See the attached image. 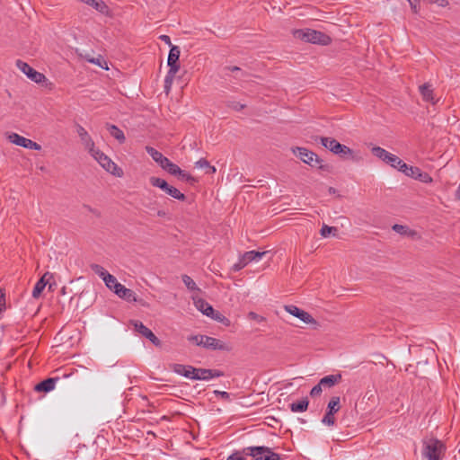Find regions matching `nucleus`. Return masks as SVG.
I'll use <instances>...</instances> for the list:
<instances>
[{"mask_svg":"<svg viewBox=\"0 0 460 460\" xmlns=\"http://www.w3.org/2000/svg\"><path fill=\"white\" fill-rule=\"evenodd\" d=\"M447 447L443 441L433 436H426L422 439L421 455L427 460H441Z\"/></svg>","mask_w":460,"mask_h":460,"instance_id":"f257e3e1","label":"nucleus"},{"mask_svg":"<svg viewBox=\"0 0 460 460\" xmlns=\"http://www.w3.org/2000/svg\"><path fill=\"white\" fill-rule=\"evenodd\" d=\"M293 36L296 39L301 40L305 42L319 44L323 46L329 45L332 42V39L330 36L322 31L312 29L294 30Z\"/></svg>","mask_w":460,"mask_h":460,"instance_id":"f03ea898","label":"nucleus"},{"mask_svg":"<svg viewBox=\"0 0 460 460\" xmlns=\"http://www.w3.org/2000/svg\"><path fill=\"white\" fill-rule=\"evenodd\" d=\"M292 152L305 164L312 167H317L323 171H329V165L323 164V160L320 159L319 156L313 151H310L305 147H295L292 149Z\"/></svg>","mask_w":460,"mask_h":460,"instance_id":"7ed1b4c3","label":"nucleus"},{"mask_svg":"<svg viewBox=\"0 0 460 460\" xmlns=\"http://www.w3.org/2000/svg\"><path fill=\"white\" fill-rule=\"evenodd\" d=\"M320 141L325 148L334 155H338L342 158L355 159L353 150L349 146L339 143L336 139L332 137H321Z\"/></svg>","mask_w":460,"mask_h":460,"instance_id":"20e7f679","label":"nucleus"},{"mask_svg":"<svg viewBox=\"0 0 460 460\" xmlns=\"http://www.w3.org/2000/svg\"><path fill=\"white\" fill-rule=\"evenodd\" d=\"M181 54V49L178 46H172L169 51L167 64L169 66L168 73L165 76L164 83L165 88H170L173 77L180 70V63L179 58Z\"/></svg>","mask_w":460,"mask_h":460,"instance_id":"39448f33","label":"nucleus"},{"mask_svg":"<svg viewBox=\"0 0 460 460\" xmlns=\"http://www.w3.org/2000/svg\"><path fill=\"white\" fill-rule=\"evenodd\" d=\"M91 156H93L106 172L112 175L119 178L124 175L123 170L99 148L91 154Z\"/></svg>","mask_w":460,"mask_h":460,"instance_id":"423d86ee","label":"nucleus"},{"mask_svg":"<svg viewBox=\"0 0 460 460\" xmlns=\"http://www.w3.org/2000/svg\"><path fill=\"white\" fill-rule=\"evenodd\" d=\"M243 454L252 457V460H280L279 454L268 447H249L243 449Z\"/></svg>","mask_w":460,"mask_h":460,"instance_id":"0eeeda50","label":"nucleus"},{"mask_svg":"<svg viewBox=\"0 0 460 460\" xmlns=\"http://www.w3.org/2000/svg\"><path fill=\"white\" fill-rule=\"evenodd\" d=\"M16 66L24 73L28 78H30L31 81L40 84L46 80V76L38 71H36L34 68H32L29 64L26 62L18 59L16 61Z\"/></svg>","mask_w":460,"mask_h":460,"instance_id":"6e6552de","label":"nucleus"},{"mask_svg":"<svg viewBox=\"0 0 460 460\" xmlns=\"http://www.w3.org/2000/svg\"><path fill=\"white\" fill-rule=\"evenodd\" d=\"M221 376H223V373L219 370L196 368L192 367L190 378L193 380H209Z\"/></svg>","mask_w":460,"mask_h":460,"instance_id":"1a4fd4ad","label":"nucleus"},{"mask_svg":"<svg viewBox=\"0 0 460 460\" xmlns=\"http://www.w3.org/2000/svg\"><path fill=\"white\" fill-rule=\"evenodd\" d=\"M8 138H9L10 142H12L13 144H15L16 146H22V147H25L28 149L40 150V148H41L40 145H39L38 143H36L29 138H26L22 136H20L17 133H12L11 135H9Z\"/></svg>","mask_w":460,"mask_h":460,"instance_id":"9d476101","label":"nucleus"},{"mask_svg":"<svg viewBox=\"0 0 460 460\" xmlns=\"http://www.w3.org/2000/svg\"><path fill=\"white\" fill-rule=\"evenodd\" d=\"M76 132L84 148L90 155L93 154L97 149V147L95 146L92 137L89 135L86 129L79 124L76 125Z\"/></svg>","mask_w":460,"mask_h":460,"instance_id":"9b49d317","label":"nucleus"},{"mask_svg":"<svg viewBox=\"0 0 460 460\" xmlns=\"http://www.w3.org/2000/svg\"><path fill=\"white\" fill-rule=\"evenodd\" d=\"M284 308L288 313L297 317L298 319L303 321L305 323H308V324L316 323V321L314 319V317L309 313L298 308L296 305H285Z\"/></svg>","mask_w":460,"mask_h":460,"instance_id":"f8f14e48","label":"nucleus"},{"mask_svg":"<svg viewBox=\"0 0 460 460\" xmlns=\"http://www.w3.org/2000/svg\"><path fill=\"white\" fill-rule=\"evenodd\" d=\"M201 347H203L207 349H212V350H222V351L231 350V347L227 343H226L218 339L209 337L207 335H205L203 344Z\"/></svg>","mask_w":460,"mask_h":460,"instance_id":"ddd939ff","label":"nucleus"},{"mask_svg":"<svg viewBox=\"0 0 460 460\" xmlns=\"http://www.w3.org/2000/svg\"><path fill=\"white\" fill-rule=\"evenodd\" d=\"M135 330L142 334L144 337L148 339L155 346H161V341L153 333V332L143 324L139 321H134L133 323Z\"/></svg>","mask_w":460,"mask_h":460,"instance_id":"4468645a","label":"nucleus"},{"mask_svg":"<svg viewBox=\"0 0 460 460\" xmlns=\"http://www.w3.org/2000/svg\"><path fill=\"white\" fill-rule=\"evenodd\" d=\"M53 279V275L50 272H46L35 284L32 290V296L38 298L41 292L44 290L46 286L49 283V280Z\"/></svg>","mask_w":460,"mask_h":460,"instance_id":"2eb2a0df","label":"nucleus"},{"mask_svg":"<svg viewBox=\"0 0 460 460\" xmlns=\"http://www.w3.org/2000/svg\"><path fill=\"white\" fill-rule=\"evenodd\" d=\"M114 293L120 298L125 299L128 302L137 301L136 294L133 290L127 288L122 284L116 286Z\"/></svg>","mask_w":460,"mask_h":460,"instance_id":"dca6fc26","label":"nucleus"},{"mask_svg":"<svg viewBox=\"0 0 460 460\" xmlns=\"http://www.w3.org/2000/svg\"><path fill=\"white\" fill-rule=\"evenodd\" d=\"M146 153L157 163L162 168L168 163L169 159L163 155V154L152 146H146Z\"/></svg>","mask_w":460,"mask_h":460,"instance_id":"f3484780","label":"nucleus"},{"mask_svg":"<svg viewBox=\"0 0 460 460\" xmlns=\"http://www.w3.org/2000/svg\"><path fill=\"white\" fill-rule=\"evenodd\" d=\"M422 100L427 102L435 103L433 89L430 84L425 83L419 87Z\"/></svg>","mask_w":460,"mask_h":460,"instance_id":"a211bd4d","label":"nucleus"},{"mask_svg":"<svg viewBox=\"0 0 460 460\" xmlns=\"http://www.w3.org/2000/svg\"><path fill=\"white\" fill-rule=\"evenodd\" d=\"M341 378L342 376L341 374L329 375L321 378L319 383L323 388H331L339 384L341 381Z\"/></svg>","mask_w":460,"mask_h":460,"instance_id":"6ab92c4d","label":"nucleus"},{"mask_svg":"<svg viewBox=\"0 0 460 460\" xmlns=\"http://www.w3.org/2000/svg\"><path fill=\"white\" fill-rule=\"evenodd\" d=\"M58 378H47L36 385L35 390L37 392H50L55 388Z\"/></svg>","mask_w":460,"mask_h":460,"instance_id":"aec40b11","label":"nucleus"},{"mask_svg":"<svg viewBox=\"0 0 460 460\" xmlns=\"http://www.w3.org/2000/svg\"><path fill=\"white\" fill-rule=\"evenodd\" d=\"M196 307L205 315L212 316L214 314L213 307L204 299L199 298L194 301Z\"/></svg>","mask_w":460,"mask_h":460,"instance_id":"412c9836","label":"nucleus"},{"mask_svg":"<svg viewBox=\"0 0 460 460\" xmlns=\"http://www.w3.org/2000/svg\"><path fill=\"white\" fill-rule=\"evenodd\" d=\"M107 129L110 132L111 136L117 139L120 144L125 142L126 137L124 132L116 125L107 124Z\"/></svg>","mask_w":460,"mask_h":460,"instance_id":"4be33fe9","label":"nucleus"},{"mask_svg":"<svg viewBox=\"0 0 460 460\" xmlns=\"http://www.w3.org/2000/svg\"><path fill=\"white\" fill-rule=\"evenodd\" d=\"M268 252L249 251L243 254L244 261L249 264L252 261H260Z\"/></svg>","mask_w":460,"mask_h":460,"instance_id":"5701e85b","label":"nucleus"},{"mask_svg":"<svg viewBox=\"0 0 460 460\" xmlns=\"http://www.w3.org/2000/svg\"><path fill=\"white\" fill-rule=\"evenodd\" d=\"M420 169L415 166H410L406 164L404 162L401 164L400 172H403L406 176L411 177L413 179L417 178Z\"/></svg>","mask_w":460,"mask_h":460,"instance_id":"b1692460","label":"nucleus"},{"mask_svg":"<svg viewBox=\"0 0 460 460\" xmlns=\"http://www.w3.org/2000/svg\"><path fill=\"white\" fill-rule=\"evenodd\" d=\"M192 366L182 365V364H174L172 366V370L178 375L183 376L187 378H190Z\"/></svg>","mask_w":460,"mask_h":460,"instance_id":"393cba45","label":"nucleus"},{"mask_svg":"<svg viewBox=\"0 0 460 460\" xmlns=\"http://www.w3.org/2000/svg\"><path fill=\"white\" fill-rule=\"evenodd\" d=\"M308 403H309V402H308L307 398H304L296 402H292L290 404V409L294 412H302L307 409Z\"/></svg>","mask_w":460,"mask_h":460,"instance_id":"a878e982","label":"nucleus"},{"mask_svg":"<svg viewBox=\"0 0 460 460\" xmlns=\"http://www.w3.org/2000/svg\"><path fill=\"white\" fill-rule=\"evenodd\" d=\"M385 163L386 164H389L391 167L395 168L398 171H400L401 164H402V163H403V161L401 158H399L397 155L390 153V155H388V157L386 158Z\"/></svg>","mask_w":460,"mask_h":460,"instance_id":"bb28decb","label":"nucleus"},{"mask_svg":"<svg viewBox=\"0 0 460 460\" xmlns=\"http://www.w3.org/2000/svg\"><path fill=\"white\" fill-rule=\"evenodd\" d=\"M341 399L339 396H333L328 402L327 411L332 413H336L341 409Z\"/></svg>","mask_w":460,"mask_h":460,"instance_id":"cd10ccee","label":"nucleus"},{"mask_svg":"<svg viewBox=\"0 0 460 460\" xmlns=\"http://www.w3.org/2000/svg\"><path fill=\"white\" fill-rule=\"evenodd\" d=\"M89 5L102 13H106L109 9L108 5L103 0H93Z\"/></svg>","mask_w":460,"mask_h":460,"instance_id":"c85d7f7f","label":"nucleus"},{"mask_svg":"<svg viewBox=\"0 0 460 460\" xmlns=\"http://www.w3.org/2000/svg\"><path fill=\"white\" fill-rule=\"evenodd\" d=\"M166 194H168L169 196H171L172 198L173 199H176L178 200H185L186 197L185 195L181 192L177 188L173 187V186H171L167 189Z\"/></svg>","mask_w":460,"mask_h":460,"instance_id":"c756f323","label":"nucleus"},{"mask_svg":"<svg viewBox=\"0 0 460 460\" xmlns=\"http://www.w3.org/2000/svg\"><path fill=\"white\" fill-rule=\"evenodd\" d=\"M371 151L375 156L382 160L384 163L390 155L388 151L380 146H374Z\"/></svg>","mask_w":460,"mask_h":460,"instance_id":"7c9ffc66","label":"nucleus"},{"mask_svg":"<svg viewBox=\"0 0 460 460\" xmlns=\"http://www.w3.org/2000/svg\"><path fill=\"white\" fill-rule=\"evenodd\" d=\"M164 170L167 171L172 175H179V173H181V169L175 164L172 163L170 160L168 163L164 166Z\"/></svg>","mask_w":460,"mask_h":460,"instance_id":"2f4dec72","label":"nucleus"},{"mask_svg":"<svg viewBox=\"0 0 460 460\" xmlns=\"http://www.w3.org/2000/svg\"><path fill=\"white\" fill-rule=\"evenodd\" d=\"M91 269L95 274L102 278V280H104L106 277L110 275V273L99 264H92Z\"/></svg>","mask_w":460,"mask_h":460,"instance_id":"473e14b6","label":"nucleus"},{"mask_svg":"<svg viewBox=\"0 0 460 460\" xmlns=\"http://www.w3.org/2000/svg\"><path fill=\"white\" fill-rule=\"evenodd\" d=\"M181 279L188 289L194 291V290H199V288L197 287L194 280L188 275L184 274L181 276Z\"/></svg>","mask_w":460,"mask_h":460,"instance_id":"72a5a7b5","label":"nucleus"},{"mask_svg":"<svg viewBox=\"0 0 460 460\" xmlns=\"http://www.w3.org/2000/svg\"><path fill=\"white\" fill-rule=\"evenodd\" d=\"M103 281H104L105 285L107 286V288H109L110 289H111L113 291L116 290L117 285H120V283H119L117 281V279L111 274L107 276Z\"/></svg>","mask_w":460,"mask_h":460,"instance_id":"f704fd0d","label":"nucleus"},{"mask_svg":"<svg viewBox=\"0 0 460 460\" xmlns=\"http://www.w3.org/2000/svg\"><path fill=\"white\" fill-rule=\"evenodd\" d=\"M178 176H179V178L181 181H185L189 182L191 185L198 181L196 178H194L190 173H188V172H184L182 170H181V173H179Z\"/></svg>","mask_w":460,"mask_h":460,"instance_id":"c9c22d12","label":"nucleus"},{"mask_svg":"<svg viewBox=\"0 0 460 460\" xmlns=\"http://www.w3.org/2000/svg\"><path fill=\"white\" fill-rule=\"evenodd\" d=\"M246 265H248V263L246 261H244V258L242 255L241 258L239 259L238 262L234 263L232 266V270L234 272H237V271L241 270L242 269H243Z\"/></svg>","mask_w":460,"mask_h":460,"instance_id":"e433bc0d","label":"nucleus"},{"mask_svg":"<svg viewBox=\"0 0 460 460\" xmlns=\"http://www.w3.org/2000/svg\"><path fill=\"white\" fill-rule=\"evenodd\" d=\"M205 335H191L188 337V341L198 346H202Z\"/></svg>","mask_w":460,"mask_h":460,"instance_id":"4c0bfd02","label":"nucleus"},{"mask_svg":"<svg viewBox=\"0 0 460 460\" xmlns=\"http://www.w3.org/2000/svg\"><path fill=\"white\" fill-rule=\"evenodd\" d=\"M336 231H337L336 227L328 226L326 225H323V227L321 228L320 233L323 237H327V236H329V234H331L332 233H334Z\"/></svg>","mask_w":460,"mask_h":460,"instance_id":"58836bf2","label":"nucleus"},{"mask_svg":"<svg viewBox=\"0 0 460 460\" xmlns=\"http://www.w3.org/2000/svg\"><path fill=\"white\" fill-rule=\"evenodd\" d=\"M416 179L420 181L421 182H425V183H430L433 181L432 177L429 173L422 172L421 171H420Z\"/></svg>","mask_w":460,"mask_h":460,"instance_id":"ea45409f","label":"nucleus"},{"mask_svg":"<svg viewBox=\"0 0 460 460\" xmlns=\"http://www.w3.org/2000/svg\"><path fill=\"white\" fill-rule=\"evenodd\" d=\"M322 421L324 423V424H327V425H333L334 424V421H335V417H334V413L332 412H330L327 411V412L325 413V415L323 416Z\"/></svg>","mask_w":460,"mask_h":460,"instance_id":"a19ab883","label":"nucleus"},{"mask_svg":"<svg viewBox=\"0 0 460 460\" xmlns=\"http://www.w3.org/2000/svg\"><path fill=\"white\" fill-rule=\"evenodd\" d=\"M164 182H166L165 180L158 178V177H151L150 178V183L154 187H157L159 189L164 184Z\"/></svg>","mask_w":460,"mask_h":460,"instance_id":"79ce46f5","label":"nucleus"},{"mask_svg":"<svg viewBox=\"0 0 460 460\" xmlns=\"http://www.w3.org/2000/svg\"><path fill=\"white\" fill-rule=\"evenodd\" d=\"M393 230L400 234H408V227L402 225L395 224L393 226Z\"/></svg>","mask_w":460,"mask_h":460,"instance_id":"37998d69","label":"nucleus"},{"mask_svg":"<svg viewBox=\"0 0 460 460\" xmlns=\"http://www.w3.org/2000/svg\"><path fill=\"white\" fill-rule=\"evenodd\" d=\"M323 386L320 385V383H318L316 385H314L311 392H310V395L312 397H316V396H319L321 395L322 392H323Z\"/></svg>","mask_w":460,"mask_h":460,"instance_id":"c03bdc74","label":"nucleus"},{"mask_svg":"<svg viewBox=\"0 0 460 460\" xmlns=\"http://www.w3.org/2000/svg\"><path fill=\"white\" fill-rule=\"evenodd\" d=\"M5 309V292L4 289L0 288V314Z\"/></svg>","mask_w":460,"mask_h":460,"instance_id":"a18cd8bd","label":"nucleus"},{"mask_svg":"<svg viewBox=\"0 0 460 460\" xmlns=\"http://www.w3.org/2000/svg\"><path fill=\"white\" fill-rule=\"evenodd\" d=\"M411 9L412 13H418L420 10V1L419 0H408Z\"/></svg>","mask_w":460,"mask_h":460,"instance_id":"49530a36","label":"nucleus"},{"mask_svg":"<svg viewBox=\"0 0 460 460\" xmlns=\"http://www.w3.org/2000/svg\"><path fill=\"white\" fill-rule=\"evenodd\" d=\"M195 166L198 168H208V166H209V163L207 159L200 158L195 163Z\"/></svg>","mask_w":460,"mask_h":460,"instance_id":"de8ad7c7","label":"nucleus"},{"mask_svg":"<svg viewBox=\"0 0 460 460\" xmlns=\"http://www.w3.org/2000/svg\"><path fill=\"white\" fill-rule=\"evenodd\" d=\"M226 460H246V458L240 452H234Z\"/></svg>","mask_w":460,"mask_h":460,"instance_id":"09e8293b","label":"nucleus"},{"mask_svg":"<svg viewBox=\"0 0 460 460\" xmlns=\"http://www.w3.org/2000/svg\"><path fill=\"white\" fill-rule=\"evenodd\" d=\"M87 60H88L90 63H93V64L98 65L99 66H101V67H102V68L104 67V66H103V64H105V65H106V62H105L102 58H87Z\"/></svg>","mask_w":460,"mask_h":460,"instance_id":"8fccbe9b","label":"nucleus"},{"mask_svg":"<svg viewBox=\"0 0 460 460\" xmlns=\"http://www.w3.org/2000/svg\"><path fill=\"white\" fill-rule=\"evenodd\" d=\"M228 106L235 111H241L245 107L244 104H242L240 102H231V104H228Z\"/></svg>","mask_w":460,"mask_h":460,"instance_id":"3c124183","label":"nucleus"},{"mask_svg":"<svg viewBox=\"0 0 460 460\" xmlns=\"http://www.w3.org/2000/svg\"><path fill=\"white\" fill-rule=\"evenodd\" d=\"M159 39L164 42L165 44H167L168 46L172 47V41H171V38L168 36V35H165V34H163V35H160L159 36Z\"/></svg>","mask_w":460,"mask_h":460,"instance_id":"603ef678","label":"nucleus"},{"mask_svg":"<svg viewBox=\"0 0 460 460\" xmlns=\"http://www.w3.org/2000/svg\"><path fill=\"white\" fill-rule=\"evenodd\" d=\"M430 2L431 3H435L438 5L442 6V7H445V6H447L448 4V1L447 0H431Z\"/></svg>","mask_w":460,"mask_h":460,"instance_id":"864d4df0","label":"nucleus"},{"mask_svg":"<svg viewBox=\"0 0 460 460\" xmlns=\"http://www.w3.org/2000/svg\"><path fill=\"white\" fill-rule=\"evenodd\" d=\"M208 171L207 172V173H209V174H213L217 171L216 167L212 166L210 164H209V166H208Z\"/></svg>","mask_w":460,"mask_h":460,"instance_id":"5fc2aeb1","label":"nucleus"},{"mask_svg":"<svg viewBox=\"0 0 460 460\" xmlns=\"http://www.w3.org/2000/svg\"><path fill=\"white\" fill-rule=\"evenodd\" d=\"M212 317H213L214 319L217 320V321H220V322H223L224 320H226V317H224V316H222V317H221V314H217V315H216V316H213V315H212Z\"/></svg>","mask_w":460,"mask_h":460,"instance_id":"6e6d98bb","label":"nucleus"},{"mask_svg":"<svg viewBox=\"0 0 460 460\" xmlns=\"http://www.w3.org/2000/svg\"><path fill=\"white\" fill-rule=\"evenodd\" d=\"M227 69L230 70L231 72H236V71L240 70V67L234 66L227 67Z\"/></svg>","mask_w":460,"mask_h":460,"instance_id":"4d7b16f0","label":"nucleus"},{"mask_svg":"<svg viewBox=\"0 0 460 460\" xmlns=\"http://www.w3.org/2000/svg\"><path fill=\"white\" fill-rule=\"evenodd\" d=\"M169 187H170V185L166 181L160 189L163 190L164 192H166V190Z\"/></svg>","mask_w":460,"mask_h":460,"instance_id":"13d9d810","label":"nucleus"},{"mask_svg":"<svg viewBox=\"0 0 460 460\" xmlns=\"http://www.w3.org/2000/svg\"><path fill=\"white\" fill-rule=\"evenodd\" d=\"M216 393H217V391H216ZM218 394H219L222 397H228V396H229L228 393H226V392H218Z\"/></svg>","mask_w":460,"mask_h":460,"instance_id":"bf43d9fd","label":"nucleus"},{"mask_svg":"<svg viewBox=\"0 0 460 460\" xmlns=\"http://www.w3.org/2000/svg\"><path fill=\"white\" fill-rule=\"evenodd\" d=\"M367 394H369L368 399H371V398L375 397V393L373 391L367 392Z\"/></svg>","mask_w":460,"mask_h":460,"instance_id":"052dcab7","label":"nucleus"},{"mask_svg":"<svg viewBox=\"0 0 460 460\" xmlns=\"http://www.w3.org/2000/svg\"><path fill=\"white\" fill-rule=\"evenodd\" d=\"M268 419H269L270 421H272V422H274V423H276V424H279V421L278 420L274 419V418H268Z\"/></svg>","mask_w":460,"mask_h":460,"instance_id":"680f3d73","label":"nucleus"},{"mask_svg":"<svg viewBox=\"0 0 460 460\" xmlns=\"http://www.w3.org/2000/svg\"><path fill=\"white\" fill-rule=\"evenodd\" d=\"M249 315H250L252 318H256V316H257V315H256V314H255V313H252H252H250V314H249Z\"/></svg>","mask_w":460,"mask_h":460,"instance_id":"e2e57ef3","label":"nucleus"},{"mask_svg":"<svg viewBox=\"0 0 460 460\" xmlns=\"http://www.w3.org/2000/svg\"><path fill=\"white\" fill-rule=\"evenodd\" d=\"M190 435L191 436V438H192L193 439H196V438H197V437H196V434H195V433L190 432Z\"/></svg>","mask_w":460,"mask_h":460,"instance_id":"0e129e2a","label":"nucleus"},{"mask_svg":"<svg viewBox=\"0 0 460 460\" xmlns=\"http://www.w3.org/2000/svg\"><path fill=\"white\" fill-rule=\"evenodd\" d=\"M269 426H271L272 428H275L276 429V426L274 425V422H268L267 423Z\"/></svg>","mask_w":460,"mask_h":460,"instance_id":"69168bd1","label":"nucleus"},{"mask_svg":"<svg viewBox=\"0 0 460 460\" xmlns=\"http://www.w3.org/2000/svg\"><path fill=\"white\" fill-rule=\"evenodd\" d=\"M164 212H163V211H158V216L162 217V216H164Z\"/></svg>","mask_w":460,"mask_h":460,"instance_id":"338daca9","label":"nucleus"}]
</instances>
